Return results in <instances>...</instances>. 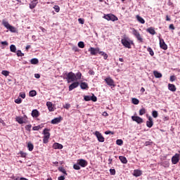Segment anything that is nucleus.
I'll return each instance as SVG.
<instances>
[{
    "label": "nucleus",
    "instance_id": "nucleus-28",
    "mask_svg": "<svg viewBox=\"0 0 180 180\" xmlns=\"http://www.w3.org/2000/svg\"><path fill=\"white\" fill-rule=\"evenodd\" d=\"M98 54H100V56H102L104 60H108V54L106 53L99 51Z\"/></svg>",
    "mask_w": 180,
    "mask_h": 180
},
{
    "label": "nucleus",
    "instance_id": "nucleus-13",
    "mask_svg": "<svg viewBox=\"0 0 180 180\" xmlns=\"http://www.w3.org/2000/svg\"><path fill=\"white\" fill-rule=\"evenodd\" d=\"M172 164H178L179 162V154L176 153L175 155H174L172 158Z\"/></svg>",
    "mask_w": 180,
    "mask_h": 180
},
{
    "label": "nucleus",
    "instance_id": "nucleus-49",
    "mask_svg": "<svg viewBox=\"0 0 180 180\" xmlns=\"http://www.w3.org/2000/svg\"><path fill=\"white\" fill-rule=\"evenodd\" d=\"M20 98H22V99H25V98H26V94L25 92H20Z\"/></svg>",
    "mask_w": 180,
    "mask_h": 180
},
{
    "label": "nucleus",
    "instance_id": "nucleus-61",
    "mask_svg": "<svg viewBox=\"0 0 180 180\" xmlns=\"http://www.w3.org/2000/svg\"><path fill=\"white\" fill-rule=\"evenodd\" d=\"M70 104H65L64 106H63V108H65V109H70Z\"/></svg>",
    "mask_w": 180,
    "mask_h": 180
},
{
    "label": "nucleus",
    "instance_id": "nucleus-35",
    "mask_svg": "<svg viewBox=\"0 0 180 180\" xmlns=\"http://www.w3.org/2000/svg\"><path fill=\"white\" fill-rule=\"evenodd\" d=\"M146 108H142L140 110H139V115L140 116H143V115H146Z\"/></svg>",
    "mask_w": 180,
    "mask_h": 180
},
{
    "label": "nucleus",
    "instance_id": "nucleus-44",
    "mask_svg": "<svg viewBox=\"0 0 180 180\" xmlns=\"http://www.w3.org/2000/svg\"><path fill=\"white\" fill-rule=\"evenodd\" d=\"M116 143L117 144V146H123V140L117 139L116 141Z\"/></svg>",
    "mask_w": 180,
    "mask_h": 180
},
{
    "label": "nucleus",
    "instance_id": "nucleus-45",
    "mask_svg": "<svg viewBox=\"0 0 180 180\" xmlns=\"http://www.w3.org/2000/svg\"><path fill=\"white\" fill-rule=\"evenodd\" d=\"M2 75H4L5 77H8L9 75V71L8 70H3L1 72Z\"/></svg>",
    "mask_w": 180,
    "mask_h": 180
},
{
    "label": "nucleus",
    "instance_id": "nucleus-4",
    "mask_svg": "<svg viewBox=\"0 0 180 180\" xmlns=\"http://www.w3.org/2000/svg\"><path fill=\"white\" fill-rule=\"evenodd\" d=\"M76 77L74 72H70L66 75V79L68 82H75Z\"/></svg>",
    "mask_w": 180,
    "mask_h": 180
},
{
    "label": "nucleus",
    "instance_id": "nucleus-40",
    "mask_svg": "<svg viewBox=\"0 0 180 180\" xmlns=\"http://www.w3.org/2000/svg\"><path fill=\"white\" fill-rule=\"evenodd\" d=\"M132 103H134V105H139V103H140V101L136 98H132Z\"/></svg>",
    "mask_w": 180,
    "mask_h": 180
},
{
    "label": "nucleus",
    "instance_id": "nucleus-46",
    "mask_svg": "<svg viewBox=\"0 0 180 180\" xmlns=\"http://www.w3.org/2000/svg\"><path fill=\"white\" fill-rule=\"evenodd\" d=\"M110 174L111 175H116V170L115 169H110Z\"/></svg>",
    "mask_w": 180,
    "mask_h": 180
},
{
    "label": "nucleus",
    "instance_id": "nucleus-9",
    "mask_svg": "<svg viewBox=\"0 0 180 180\" xmlns=\"http://www.w3.org/2000/svg\"><path fill=\"white\" fill-rule=\"evenodd\" d=\"M121 43L123 46H124L126 47V49H131V44L130 41H129L127 39H122L121 40Z\"/></svg>",
    "mask_w": 180,
    "mask_h": 180
},
{
    "label": "nucleus",
    "instance_id": "nucleus-1",
    "mask_svg": "<svg viewBox=\"0 0 180 180\" xmlns=\"http://www.w3.org/2000/svg\"><path fill=\"white\" fill-rule=\"evenodd\" d=\"M2 25L4 26V27H6L8 30H10L11 33H16V28L9 25V22H8V21L3 20Z\"/></svg>",
    "mask_w": 180,
    "mask_h": 180
},
{
    "label": "nucleus",
    "instance_id": "nucleus-31",
    "mask_svg": "<svg viewBox=\"0 0 180 180\" xmlns=\"http://www.w3.org/2000/svg\"><path fill=\"white\" fill-rule=\"evenodd\" d=\"M49 139H50V136H44L43 143L44 144H47V143H49Z\"/></svg>",
    "mask_w": 180,
    "mask_h": 180
},
{
    "label": "nucleus",
    "instance_id": "nucleus-24",
    "mask_svg": "<svg viewBox=\"0 0 180 180\" xmlns=\"http://www.w3.org/2000/svg\"><path fill=\"white\" fill-rule=\"evenodd\" d=\"M168 89L169 91H172V92H175L176 91V87L174 86V84H169Z\"/></svg>",
    "mask_w": 180,
    "mask_h": 180
},
{
    "label": "nucleus",
    "instance_id": "nucleus-43",
    "mask_svg": "<svg viewBox=\"0 0 180 180\" xmlns=\"http://www.w3.org/2000/svg\"><path fill=\"white\" fill-rule=\"evenodd\" d=\"M73 168H74V169H76L77 171L81 169V167H79V165L78 163L77 164H75L73 165Z\"/></svg>",
    "mask_w": 180,
    "mask_h": 180
},
{
    "label": "nucleus",
    "instance_id": "nucleus-20",
    "mask_svg": "<svg viewBox=\"0 0 180 180\" xmlns=\"http://www.w3.org/2000/svg\"><path fill=\"white\" fill-rule=\"evenodd\" d=\"M142 174H143V173L141 172V170H139V169H135V170L134 171L133 175H134V176L139 177V176H141Z\"/></svg>",
    "mask_w": 180,
    "mask_h": 180
},
{
    "label": "nucleus",
    "instance_id": "nucleus-14",
    "mask_svg": "<svg viewBox=\"0 0 180 180\" xmlns=\"http://www.w3.org/2000/svg\"><path fill=\"white\" fill-rule=\"evenodd\" d=\"M146 126L147 127H149V129H151V127L154 126V122L153 121V117H148V120L146 122Z\"/></svg>",
    "mask_w": 180,
    "mask_h": 180
},
{
    "label": "nucleus",
    "instance_id": "nucleus-39",
    "mask_svg": "<svg viewBox=\"0 0 180 180\" xmlns=\"http://www.w3.org/2000/svg\"><path fill=\"white\" fill-rule=\"evenodd\" d=\"M50 130L49 129H44V132H43V134L44 136H50V132H49Z\"/></svg>",
    "mask_w": 180,
    "mask_h": 180
},
{
    "label": "nucleus",
    "instance_id": "nucleus-53",
    "mask_svg": "<svg viewBox=\"0 0 180 180\" xmlns=\"http://www.w3.org/2000/svg\"><path fill=\"white\" fill-rule=\"evenodd\" d=\"M84 101L88 102L89 101H91V96H84Z\"/></svg>",
    "mask_w": 180,
    "mask_h": 180
},
{
    "label": "nucleus",
    "instance_id": "nucleus-2",
    "mask_svg": "<svg viewBox=\"0 0 180 180\" xmlns=\"http://www.w3.org/2000/svg\"><path fill=\"white\" fill-rule=\"evenodd\" d=\"M103 18L105 19L106 20H111L112 22H116L119 20V18L117 17L112 13L109 14H105L103 16Z\"/></svg>",
    "mask_w": 180,
    "mask_h": 180
},
{
    "label": "nucleus",
    "instance_id": "nucleus-8",
    "mask_svg": "<svg viewBox=\"0 0 180 180\" xmlns=\"http://www.w3.org/2000/svg\"><path fill=\"white\" fill-rule=\"evenodd\" d=\"M89 51L90 52V54L91 56H96V54H99V49L98 48H94V47H90L89 49Z\"/></svg>",
    "mask_w": 180,
    "mask_h": 180
},
{
    "label": "nucleus",
    "instance_id": "nucleus-15",
    "mask_svg": "<svg viewBox=\"0 0 180 180\" xmlns=\"http://www.w3.org/2000/svg\"><path fill=\"white\" fill-rule=\"evenodd\" d=\"M79 86V82H75L69 86V91H72V89H75V88H78Z\"/></svg>",
    "mask_w": 180,
    "mask_h": 180
},
{
    "label": "nucleus",
    "instance_id": "nucleus-54",
    "mask_svg": "<svg viewBox=\"0 0 180 180\" xmlns=\"http://www.w3.org/2000/svg\"><path fill=\"white\" fill-rule=\"evenodd\" d=\"M15 103H22V98H17V99H15Z\"/></svg>",
    "mask_w": 180,
    "mask_h": 180
},
{
    "label": "nucleus",
    "instance_id": "nucleus-25",
    "mask_svg": "<svg viewBox=\"0 0 180 180\" xmlns=\"http://www.w3.org/2000/svg\"><path fill=\"white\" fill-rule=\"evenodd\" d=\"M136 20H138V22H139V23H141L142 25H144L146 23V20H144L141 16L137 15L136 16Z\"/></svg>",
    "mask_w": 180,
    "mask_h": 180
},
{
    "label": "nucleus",
    "instance_id": "nucleus-16",
    "mask_svg": "<svg viewBox=\"0 0 180 180\" xmlns=\"http://www.w3.org/2000/svg\"><path fill=\"white\" fill-rule=\"evenodd\" d=\"M37 4H39V0H32L30 4V8L34 9V7L37 6Z\"/></svg>",
    "mask_w": 180,
    "mask_h": 180
},
{
    "label": "nucleus",
    "instance_id": "nucleus-12",
    "mask_svg": "<svg viewBox=\"0 0 180 180\" xmlns=\"http://www.w3.org/2000/svg\"><path fill=\"white\" fill-rule=\"evenodd\" d=\"M77 162H78L79 165H80V167H82V168H85V167H86V165H88V162H86V160H85L84 159L78 160Z\"/></svg>",
    "mask_w": 180,
    "mask_h": 180
},
{
    "label": "nucleus",
    "instance_id": "nucleus-21",
    "mask_svg": "<svg viewBox=\"0 0 180 180\" xmlns=\"http://www.w3.org/2000/svg\"><path fill=\"white\" fill-rule=\"evenodd\" d=\"M146 32L148 33H150V34H152L153 36H154V34H155V30H154V27H148L147 30H146Z\"/></svg>",
    "mask_w": 180,
    "mask_h": 180
},
{
    "label": "nucleus",
    "instance_id": "nucleus-64",
    "mask_svg": "<svg viewBox=\"0 0 180 180\" xmlns=\"http://www.w3.org/2000/svg\"><path fill=\"white\" fill-rule=\"evenodd\" d=\"M65 179V177L64 176H60L58 178V180H64Z\"/></svg>",
    "mask_w": 180,
    "mask_h": 180
},
{
    "label": "nucleus",
    "instance_id": "nucleus-59",
    "mask_svg": "<svg viewBox=\"0 0 180 180\" xmlns=\"http://www.w3.org/2000/svg\"><path fill=\"white\" fill-rule=\"evenodd\" d=\"M169 28L172 30H175V27L174 26V24H170Z\"/></svg>",
    "mask_w": 180,
    "mask_h": 180
},
{
    "label": "nucleus",
    "instance_id": "nucleus-7",
    "mask_svg": "<svg viewBox=\"0 0 180 180\" xmlns=\"http://www.w3.org/2000/svg\"><path fill=\"white\" fill-rule=\"evenodd\" d=\"M160 42V47L162 49V50H168V45L165 44V41H164V39L162 38H159Z\"/></svg>",
    "mask_w": 180,
    "mask_h": 180
},
{
    "label": "nucleus",
    "instance_id": "nucleus-22",
    "mask_svg": "<svg viewBox=\"0 0 180 180\" xmlns=\"http://www.w3.org/2000/svg\"><path fill=\"white\" fill-rule=\"evenodd\" d=\"M32 117H39V116H40V113L39 112V110H33L32 111Z\"/></svg>",
    "mask_w": 180,
    "mask_h": 180
},
{
    "label": "nucleus",
    "instance_id": "nucleus-19",
    "mask_svg": "<svg viewBox=\"0 0 180 180\" xmlns=\"http://www.w3.org/2000/svg\"><path fill=\"white\" fill-rule=\"evenodd\" d=\"M61 122V117L54 118L51 121V124H58Z\"/></svg>",
    "mask_w": 180,
    "mask_h": 180
},
{
    "label": "nucleus",
    "instance_id": "nucleus-56",
    "mask_svg": "<svg viewBox=\"0 0 180 180\" xmlns=\"http://www.w3.org/2000/svg\"><path fill=\"white\" fill-rule=\"evenodd\" d=\"M53 8H54L56 12H57V13L60 12V6H55Z\"/></svg>",
    "mask_w": 180,
    "mask_h": 180
},
{
    "label": "nucleus",
    "instance_id": "nucleus-42",
    "mask_svg": "<svg viewBox=\"0 0 180 180\" xmlns=\"http://www.w3.org/2000/svg\"><path fill=\"white\" fill-rule=\"evenodd\" d=\"M17 56L18 57H23V56H25V53H22V51L18 50L17 51Z\"/></svg>",
    "mask_w": 180,
    "mask_h": 180
},
{
    "label": "nucleus",
    "instance_id": "nucleus-29",
    "mask_svg": "<svg viewBox=\"0 0 180 180\" xmlns=\"http://www.w3.org/2000/svg\"><path fill=\"white\" fill-rule=\"evenodd\" d=\"M27 148L29 151H33V148H34V146H33V143H32L31 142H29L27 143Z\"/></svg>",
    "mask_w": 180,
    "mask_h": 180
},
{
    "label": "nucleus",
    "instance_id": "nucleus-41",
    "mask_svg": "<svg viewBox=\"0 0 180 180\" xmlns=\"http://www.w3.org/2000/svg\"><path fill=\"white\" fill-rule=\"evenodd\" d=\"M78 47H79V49H84V47H85V44L84 41H79L78 43Z\"/></svg>",
    "mask_w": 180,
    "mask_h": 180
},
{
    "label": "nucleus",
    "instance_id": "nucleus-62",
    "mask_svg": "<svg viewBox=\"0 0 180 180\" xmlns=\"http://www.w3.org/2000/svg\"><path fill=\"white\" fill-rule=\"evenodd\" d=\"M170 81H171V82H174V81H175V76H171Z\"/></svg>",
    "mask_w": 180,
    "mask_h": 180
},
{
    "label": "nucleus",
    "instance_id": "nucleus-5",
    "mask_svg": "<svg viewBox=\"0 0 180 180\" xmlns=\"http://www.w3.org/2000/svg\"><path fill=\"white\" fill-rule=\"evenodd\" d=\"M94 136L97 138L99 143H103L105 141V137L99 132L98 131H96L94 133H93Z\"/></svg>",
    "mask_w": 180,
    "mask_h": 180
},
{
    "label": "nucleus",
    "instance_id": "nucleus-48",
    "mask_svg": "<svg viewBox=\"0 0 180 180\" xmlns=\"http://www.w3.org/2000/svg\"><path fill=\"white\" fill-rule=\"evenodd\" d=\"M20 154L22 158H26V155H27V154H26V153H24L23 151H20Z\"/></svg>",
    "mask_w": 180,
    "mask_h": 180
},
{
    "label": "nucleus",
    "instance_id": "nucleus-63",
    "mask_svg": "<svg viewBox=\"0 0 180 180\" xmlns=\"http://www.w3.org/2000/svg\"><path fill=\"white\" fill-rule=\"evenodd\" d=\"M112 161H113V159H112L111 158H110L108 159V164H109V165H112Z\"/></svg>",
    "mask_w": 180,
    "mask_h": 180
},
{
    "label": "nucleus",
    "instance_id": "nucleus-32",
    "mask_svg": "<svg viewBox=\"0 0 180 180\" xmlns=\"http://www.w3.org/2000/svg\"><path fill=\"white\" fill-rule=\"evenodd\" d=\"M30 63H31V64H33V65L39 64V59L32 58V59H31Z\"/></svg>",
    "mask_w": 180,
    "mask_h": 180
},
{
    "label": "nucleus",
    "instance_id": "nucleus-47",
    "mask_svg": "<svg viewBox=\"0 0 180 180\" xmlns=\"http://www.w3.org/2000/svg\"><path fill=\"white\" fill-rule=\"evenodd\" d=\"M78 22L80 25H84L85 23V20H84V18H79Z\"/></svg>",
    "mask_w": 180,
    "mask_h": 180
},
{
    "label": "nucleus",
    "instance_id": "nucleus-55",
    "mask_svg": "<svg viewBox=\"0 0 180 180\" xmlns=\"http://www.w3.org/2000/svg\"><path fill=\"white\" fill-rule=\"evenodd\" d=\"M163 167H169V162L168 161H165L162 163Z\"/></svg>",
    "mask_w": 180,
    "mask_h": 180
},
{
    "label": "nucleus",
    "instance_id": "nucleus-57",
    "mask_svg": "<svg viewBox=\"0 0 180 180\" xmlns=\"http://www.w3.org/2000/svg\"><path fill=\"white\" fill-rule=\"evenodd\" d=\"M1 44H2L3 46H8L9 44L8 43V41H1Z\"/></svg>",
    "mask_w": 180,
    "mask_h": 180
},
{
    "label": "nucleus",
    "instance_id": "nucleus-37",
    "mask_svg": "<svg viewBox=\"0 0 180 180\" xmlns=\"http://www.w3.org/2000/svg\"><path fill=\"white\" fill-rule=\"evenodd\" d=\"M29 95L30 96H32V97L36 96V95H37V92H36L35 90H32L30 91Z\"/></svg>",
    "mask_w": 180,
    "mask_h": 180
},
{
    "label": "nucleus",
    "instance_id": "nucleus-33",
    "mask_svg": "<svg viewBox=\"0 0 180 180\" xmlns=\"http://www.w3.org/2000/svg\"><path fill=\"white\" fill-rule=\"evenodd\" d=\"M75 77L76 81L78 79H81V77H82V73H81V72H79L75 75Z\"/></svg>",
    "mask_w": 180,
    "mask_h": 180
},
{
    "label": "nucleus",
    "instance_id": "nucleus-11",
    "mask_svg": "<svg viewBox=\"0 0 180 180\" xmlns=\"http://www.w3.org/2000/svg\"><path fill=\"white\" fill-rule=\"evenodd\" d=\"M131 119L133 122H136V123H138V124H141V123H143V118L139 116H132Z\"/></svg>",
    "mask_w": 180,
    "mask_h": 180
},
{
    "label": "nucleus",
    "instance_id": "nucleus-30",
    "mask_svg": "<svg viewBox=\"0 0 180 180\" xmlns=\"http://www.w3.org/2000/svg\"><path fill=\"white\" fill-rule=\"evenodd\" d=\"M10 51L11 53H16V46L13 44L10 46Z\"/></svg>",
    "mask_w": 180,
    "mask_h": 180
},
{
    "label": "nucleus",
    "instance_id": "nucleus-3",
    "mask_svg": "<svg viewBox=\"0 0 180 180\" xmlns=\"http://www.w3.org/2000/svg\"><path fill=\"white\" fill-rule=\"evenodd\" d=\"M132 34L137 39L139 43H143V37H141V34H140L137 30L132 28Z\"/></svg>",
    "mask_w": 180,
    "mask_h": 180
},
{
    "label": "nucleus",
    "instance_id": "nucleus-10",
    "mask_svg": "<svg viewBox=\"0 0 180 180\" xmlns=\"http://www.w3.org/2000/svg\"><path fill=\"white\" fill-rule=\"evenodd\" d=\"M105 82H106L107 85H108L109 86H115V81L110 77L105 78Z\"/></svg>",
    "mask_w": 180,
    "mask_h": 180
},
{
    "label": "nucleus",
    "instance_id": "nucleus-51",
    "mask_svg": "<svg viewBox=\"0 0 180 180\" xmlns=\"http://www.w3.org/2000/svg\"><path fill=\"white\" fill-rule=\"evenodd\" d=\"M91 101H92L93 102H96V101H98V98H96V96L93 95L92 96H91Z\"/></svg>",
    "mask_w": 180,
    "mask_h": 180
},
{
    "label": "nucleus",
    "instance_id": "nucleus-6",
    "mask_svg": "<svg viewBox=\"0 0 180 180\" xmlns=\"http://www.w3.org/2000/svg\"><path fill=\"white\" fill-rule=\"evenodd\" d=\"M27 117L25 115V117H16L15 120L19 123V124H23V123H27Z\"/></svg>",
    "mask_w": 180,
    "mask_h": 180
},
{
    "label": "nucleus",
    "instance_id": "nucleus-27",
    "mask_svg": "<svg viewBox=\"0 0 180 180\" xmlns=\"http://www.w3.org/2000/svg\"><path fill=\"white\" fill-rule=\"evenodd\" d=\"M119 160L122 162V164H127V159L124 156H120Z\"/></svg>",
    "mask_w": 180,
    "mask_h": 180
},
{
    "label": "nucleus",
    "instance_id": "nucleus-23",
    "mask_svg": "<svg viewBox=\"0 0 180 180\" xmlns=\"http://www.w3.org/2000/svg\"><path fill=\"white\" fill-rule=\"evenodd\" d=\"M80 88L82 89H89V86H88V83L83 82L80 84Z\"/></svg>",
    "mask_w": 180,
    "mask_h": 180
},
{
    "label": "nucleus",
    "instance_id": "nucleus-17",
    "mask_svg": "<svg viewBox=\"0 0 180 180\" xmlns=\"http://www.w3.org/2000/svg\"><path fill=\"white\" fill-rule=\"evenodd\" d=\"M53 148H54V150H62L63 145L61 143H55L53 145Z\"/></svg>",
    "mask_w": 180,
    "mask_h": 180
},
{
    "label": "nucleus",
    "instance_id": "nucleus-34",
    "mask_svg": "<svg viewBox=\"0 0 180 180\" xmlns=\"http://www.w3.org/2000/svg\"><path fill=\"white\" fill-rule=\"evenodd\" d=\"M58 171H60V172H63L65 175H68V174H67V171H65V169L63 167H59Z\"/></svg>",
    "mask_w": 180,
    "mask_h": 180
},
{
    "label": "nucleus",
    "instance_id": "nucleus-58",
    "mask_svg": "<svg viewBox=\"0 0 180 180\" xmlns=\"http://www.w3.org/2000/svg\"><path fill=\"white\" fill-rule=\"evenodd\" d=\"M105 134H115V132L112 131H105Z\"/></svg>",
    "mask_w": 180,
    "mask_h": 180
},
{
    "label": "nucleus",
    "instance_id": "nucleus-38",
    "mask_svg": "<svg viewBox=\"0 0 180 180\" xmlns=\"http://www.w3.org/2000/svg\"><path fill=\"white\" fill-rule=\"evenodd\" d=\"M152 116L153 117H154L155 119H157V117H158V112L157 110H153L152 112Z\"/></svg>",
    "mask_w": 180,
    "mask_h": 180
},
{
    "label": "nucleus",
    "instance_id": "nucleus-60",
    "mask_svg": "<svg viewBox=\"0 0 180 180\" xmlns=\"http://www.w3.org/2000/svg\"><path fill=\"white\" fill-rule=\"evenodd\" d=\"M89 75H95V72L92 70H90L89 71Z\"/></svg>",
    "mask_w": 180,
    "mask_h": 180
},
{
    "label": "nucleus",
    "instance_id": "nucleus-50",
    "mask_svg": "<svg viewBox=\"0 0 180 180\" xmlns=\"http://www.w3.org/2000/svg\"><path fill=\"white\" fill-rule=\"evenodd\" d=\"M32 129V124H28L25 126V129L27 130V131H30Z\"/></svg>",
    "mask_w": 180,
    "mask_h": 180
},
{
    "label": "nucleus",
    "instance_id": "nucleus-26",
    "mask_svg": "<svg viewBox=\"0 0 180 180\" xmlns=\"http://www.w3.org/2000/svg\"><path fill=\"white\" fill-rule=\"evenodd\" d=\"M153 75L155 78H162V74L157 70L153 71Z\"/></svg>",
    "mask_w": 180,
    "mask_h": 180
},
{
    "label": "nucleus",
    "instance_id": "nucleus-18",
    "mask_svg": "<svg viewBox=\"0 0 180 180\" xmlns=\"http://www.w3.org/2000/svg\"><path fill=\"white\" fill-rule=\"evenodd\" d=\"M46 106L49 112H54V108H53V103L50 101L46 102Z\"/></svg>",
    "mask_w": 180,
    "mask_h": 180
},
{
    "label": "nucleus",
    "instance_id": "nucleus-36",
    "mask_svg": "<svg viewBox=\"0 0 180 180\" xmlns=\"http://www.w3.org/2000/svg\"><path fill=\"white\" fill-rule=\"evenodd\" d=\"M147 51H148L150 56H151L152 57L153 56H154V51H153V49H151V47H148Z\"/></svg>",
    "mask_w": 180,
    "mask_h": 180
},
{
    "label": "nucleus",
    "instance_id": "nucleus-52",
    "mask_svg": "<svg viewBox=\"0 0 180 180\" xmlns=\"http://www.w3.org/2000/svg\"><path fill=\"white\" fill-rule=\"evenodd\" d=\"M40 129H41V127H40V125H39V126L33 127L32 130L37 131V130H40Z\"/></svg>",
    "mask_w": 180,
    "mask_h": 180
}]
</instances>
